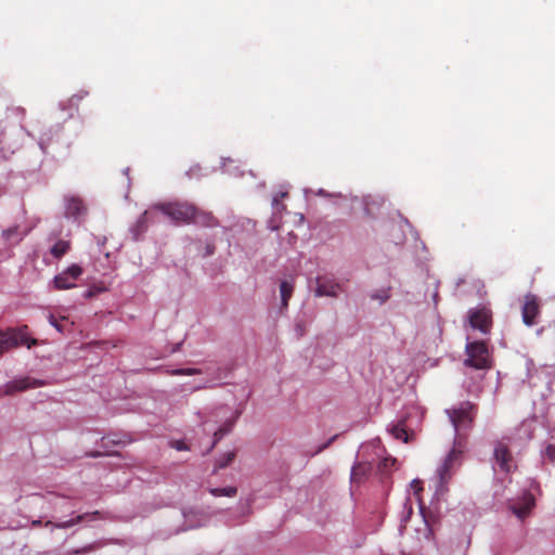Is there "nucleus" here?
<instances>
[{
  "label": "nucleus",
  "mask_w": 555,
  "mask_h": 555,
  "mask_svg": "<svg viewBox=\"0 0 555 555\" xmlns=\"http://www.w3.org/2000/svg\"><path fill=\"white\" fill-rule=\"evenodd\" d=\"M69 242L60 240L51 247L50 253L53 257L60 259L69 250Z\"/></svg>",
  "instance_id": "nucleus-21"
},
{
  "label": "nucleus",
  "mask_w": 555,
  "mask_h": 555,
  "mask_svg": "<svg viewBox=\"0 0 555 555\" xmlns=\"http://www.w3.org/2000/svg\"><path fill=\"white\" fill-rule=\"evenodd\" d=\"M155 209L162 211L176 224H190L195 212V206L188 202L160 203Z\"/></svg>",
  "instance_id": "nucleus-2"
},
{
  "label": "nucleus",
  "mask_w": 555,
  "mask_h": 555,
  "mask_svg": "<svg viewBox=\"0 0 555 555\" xmlns=\"http://www.w3.org/2000/svg\"><path fill=\"white\" fill-rule=\"evenodd\" d=\"M202 371L199 369H178L171 372L172 375H198Z\"/></svg>",
  "instance_id": "nucleus-26"
},
{
  "label": "nucleus",
  "mask_w": 555,
  "mask_h": 555,
  "mask_svg": "<svg viewBox=\"0 0 555 555\" xmlns=\"http://www.w3.org/2000/svg\"><path fill=\"white\" fill-rule=\"evenodd\" d=\"M335 439V437L331 438L326 443H324L321 448H319L318 452H321L323 451L324 449H326L331 443L332 441Z\"/></svg>",
  "instance_id": "nucleus-35"
},
{
  "label": "nucleus",
  "mask_w": 555,
  "mask_h": 555,
  "mask_svg": "<svg viewBox=\"0 0 555 555\" xmlns=\"http://www.w3.org/2000/svg\"><path fill=\"white\" fill-rule=\"evenodd\" d=\"M294 285L288 281H282L280 285L282 308H287L288 301L293 295Z\"/></svg>",
  "instance_id": "nucleus-19"
},
{
  "label": "nucleus",
  "mask_w": 555,
  "mask_h": 555,
  "mask_svg": "<svg viewBox=\"0 0 555 555\" xmlns=\"http://www.w3.org/2000/svg\"><path fill=\"white\" fill-rule=\"evenodd\" d=\"M44 383L39 379H35L31 377H21L14 380L9 382L4 386V390L2 391L4 395H14L18 391H24L29 388H36L43 386Z\"/></svg>",
  "instance_id": "nucleus-11"
},
{
  "label": "nucleus",
  "mask_w": 555,
  "mask_h": 555,
  "mask_svg": "<svg viewBox=\"0 0 555 555\" xmlns=\"http://www.w3.org/2000/svg\"><path fill=\"white\" fill-rule=\"evenodd\" d=\"M26 235V230L21 229L18 225L9 228L2 232V237L9 241L11 244H16Z\"/></svg>",
  "instance_id": "nucleus-18"
},
{
  "label": "nucleus",
  "mask_w": 555,
  "mask_h": 555,
  "mask_svg": "<svg viewBox=\"0 0 555 555\" xmlns=\"http://www.w3.org/2000/svg\"><path fill=\"white\" fill-rule=\"evenodd\" d=\"M90 455H91V456H93V457H96V456H100V455H101V453L96 452V453H92V454H90Z\"/></svg>",
  "instance_id": "nucleus-37"
},
{
  "label": "nucleus",
  "mask_w": 555,
  "mask_h": 555,
  "mask_svg": "<svg viewBox=\"0 0 555 555\" xmlns=\"http://www.w3.org/2000/svg\"><path fill=\"white\" fill-rule=\"evenodd\" d=\"M389 295L386 291L383 292V295H374L373 298L379 299L382 302H384L386 299H388Z\"/></svg>",
  "instance_id": "nucleus-32"
},
{
  "label": "nucleus",
  "mask_w": 555,
  "mask_h": 555,
  "mask_svg": "<svg viewBox=\"0 0 555 555\" xmlns=\"http://www.w3.org/2000/svg\"><path fill=\"white\" fill-rule=\"evenodd\" d=\"M534 506L535 499L529 491L524 492L517 501L509 504L511 511L521 520L530 515Z\"/></svg>",
  "instance_id": "nucleus-9"
},
{
  "label": "nucleus",
  "mask_w": 555,
  "mask_h": 555,
  "mask_svg": "<svg viewBox=\"0 0 555 555\" xmlns=\"http://www.w3.org/2000/svg\"><path fill=\"white\" fill-rule=\"evenodd\" d=\"M416 532L418 533V540H426L430 541L434 538V530L427 519V517L423 514V522L422 527L416 529Z\"/></svg>",
  "instance_id": "nucleus-20"
},
{
  "label": "nucleus",
  "mask_w": 555,
  "mask_h": 555,
  "mask_svg": "<svg viewBox=\"0 0 555 555\" xmlns=\"http://www.w3.org/2000/svg\"><path fill=\"white\" fill-rule=\"evenodd\" d=\"M194 224L205 228H216L219 225L218 219L210 212L199 209L195 206V212L192 216V222Z\"/></svg>",
  "instance_id": "nucleus-14"
},
{
  "label": "nucleus",
  "mask_w": 555,
  "mask_h": 555,
  "mask_svg": "<svg viewBox=\"0 0 555 555\" xmlns=\"http://www.w3.org/2000/svg\"><path fill=\"white\" fill-rule=\"evenodd\" d=\"M494 459L501 470L509 473L513 467V456L509 449L502 442H498L494 448Z\"/></svg>",
  "instance_id": "nucleus-12"
},
{
  "label": "nucleus",
  "mask_w": 555,
  "mask_h": 555,
  "mask_svg": "<svg viewBox=\"0 0 555 555\" xmlns=\"http://www.w3.org/2000/svg\"><path fill=\"white\" fill-rule=\"evenodd\" d=\"M388 431L391 434V436L397 439L401 440L403 442H409V433L406 427V418L399 420L396 424H392Z\"/></svg>",
  "instance_id": "nucleus-16"
},
{
  "label": "nucleus",
  "mask_w": 555,
  "mask_h": 555,
  "mask_svg": "<svg viewBox=\"0 0 555 555\" xmlns=\"http://www.w3.org/2000/svg\"><path fill=\"white\" fill-rule=\"evenodd\" d=\"M465 352L467 358L464 361L466 366L476 370H488L492 366L488 347L485 341H470L466 344Z\"/></svg>",
  "instance_id": "nucleus-3"
},
{
  "label": "nucleus",
  "mask_w": 555,
  "mask_h": 555,
  "mask_svg": "<svg viewBox=\"0 0 555 555\" xmlns=\"http://www.w3.org/2000/svg\"><path fill=\"white\" fill-rule=\"evenodd\" d=\"M545 455L551 462H555V444L550 443L546 446Z\"/></svg>",
  "instance_id": "nucleus-29"
},
{
  "label": "nucleus",
  "mask_w": 555,
  "mask_h": 555,
  "mask_svg": "<svg viewBox=\"0 0 555 555\" xmlns=\"http://www.w3.org/2000/svg\"><path fill=\"white\" fill-rule=\"evenodd\" d=\"M171 447L175 448L178 451H185L189 450V447L183 440H175L171 442Z\"/></svg>",
  "instance_id": "nucleus-30"
},
{
  "label": "nucleus",
  "mask_w": 555,
  "mask_h": 555,
  "mask_svg": "<svg viewBox=\"0 0 555 555\" xmlns=\"http://www.w3.org/2000/svg\"><path fill=\"white\" fill-rule=\"evenodd\" d=\"M478 406L470 401H463L459 406L446 410V413L456 433L468 430L473 427Z\"/></svg>",
  "instance_id": "nucleus-1"
},
{
  "label": "nucleus",
  "mask_w": 555,
  "mask_h": 555,
  "mask_svg": "<svg viewBox=\"0 0 555 555\" xmlns=\"http://www.w3.org/2000/svg\"><path fill=\"white\" fill-rule=\"evenodd\" d=\"M287 196H288V192L285 191V192H280L279 194H276L273 197L272 205L278 212H282L283 210L286 209V206L284 204H281V201L283 198H286Z\"/></svg>",
  "instance_id": "nucleus-25"
},
{
  "label": "nucleus",
  "mask_w": 555,
  "mask_h": 555,
  "mask_svg": "<svg viewBox=\"0 0 555 555\" xmlns=\"http://www.w3.org/2000/svg\"><path fill=\"white\" fill-rule=\"evenodd\" d=\"M412 487L414 488L415 493H417L418 491L422 490L421 481H418V480H413Z\"/></svg>",
  "instance_id": "nucleus-34"
},
{
  "label": "nucleus",
  "mask_w": 555,
  "mask_h": 555,
  "mask_svg": "<svg viewBox=\"0 0 555 555\" xmlns=\"http://www.w3.org/2000/svg\"><path fill=\"white\" fill-rule=\"evenodd\" d=\"M461 464L462 450L453 447L444 457L442 464L436 470L440 491H448V485Z\"/></svg>",
  "instance_id": "nucleus-4"
},
{
  "label": "nucleus",
  "mask_w": 555,
  "mask_h": 555,
  "mask_svg": "<svg viewBox=\"0 0 555 555\" xmlns=\"http://www.w3.org/2000/svg\"><path fill=\"white\" fill-rule=\"evenodd\" d=\"M39 344L38 339L31 338L28 334L27 325L20 327H9L2 331V350L25 346L30 349Z\"/></svg>",
  "instance_id": "nucleus-5"
},
{
  "label": "nucleus",
  "mask_w": 555,
  "mask_h": 555,
  "mask_svg": "<svg viewBox=\"0 0 555 555\" xmlns=\"http://www.w3.org/2000/svg\"><path fill=\"white\" fill-rule=\"evenodd\" d=\"M40 524H41V521H40V520H35V521H33V525H34V526H39Z\"/></svg>",
  "instance_id": "nucleus-36"
},
{
  "label": "nucleus",
  "mask_w": 555,
  "mask_h": 555,
  "mask_svg": "<svg viewBox=\"0 0 555 555\" xmlns=\"http://www.w3.org/2000/svg\"><path fill=\"white\" fill-rule=\"evenodd\" d=\"M82 269L78 264H72L67 270L57 274L54 280V288L57 291L69 289L76 286V281L81 275Z\"/></svg>",
  "instance_id": "nucleus-8"
},
{
  "label": "nucleus",
  "mask_w": 555,
  "mask_h": 555,
  "mask_svg": "<svg viewBox=\"0 0 555 555\" xmlns=\"http://www.w3.org/2000/svg\"><path fill=\"white\" fill-rule=\"evenodd\" d=\"M388 462H389V460H388V459H385V460H384V466H387Z\"/></svg>",
  "instance_id": "nucleus-38"
},
{
  "label": "nucleus",
  "mask_w": 555,
  "mask_h": 555,
  "mask_svg": "<svg viewBox=\"0 0 555 555\" xmlns=\"http://www.w3.org/2000/svg\"><path fill=\"white\" fill-rule=\"evenodd\" d=\"M404 507L406 508V515L409 517L413 512L412 504L410 503L409 499L406 500Z\"/></svg>",
  "instance_id": "nucleus-33"
},
{
  "label": "nucleus",
  "mask_w": 555,
  "mask_h": 555,
  "mask_svg": "<svg viewBox=\"0 0 555 555\" xmlns=\"http://www.w3.org/2000/svg\"><path fill=\"white\" fill-rule=\"evenodd\" d=\"M87 214V206L83 199L79 196L69 195L65 196V216L78 220Z\"/></svg>",
  "instance_id": "nucleus-10"
},
{
  "label": "nucleus",
  "mask_w": 555,
  "mask_h": 555,
  "mask_svg": "<svg viewBox=\"0 0 555 555\" xmlns=\"http://www.w3.org/2000/svg\"><path fill=\"white\" fill-rule=\"evenodd\" d=\"M99 514H100L99 512H94L91 514L86 513V514L78 515L75 518H72V519H69L67 521H63V522H52L49 520L46 522V526L47 527L51 526L52 528H57V529H67V528H70V527L83 521L85 519L94 518Z\"/></svg>",
  "instance_id": "nucleus-15"
},
{
  "label": "nucleus",
  "mask_w": 555,
  "mask_h": 555,
  "mask_svg": "<svg viewBox=\"0 0 555 555\" xmlns=\"http://www.w3.org/2000/svg\"><path fill=\"white\" fill-rule=\"evenodd\" d=\"M468 322L474 330L488 334L492 326L491 311L485 307L470 309L468 311Z\"/></svg>",
  "instance_id": "nucleus-6"
},
{
  "label": "nucleus",
  "mask_w": 555,
  "mask_h": 555,
  "mask_svg": "<svg viewBox=\"0 0 555 555\" xmlns=\"http://www.w3.org/2000/svg\"><path fill=\"white\" fill-rule=\"evenodd\" d=\"M233 424H234V420H229L227 421L218 430L215 431L214 434V442H212V446L210 447L209 450H211L216 443L224 436L227 435L228 433L231 431L232 427H233Z\"/></svg>",
  "instance_id": "nucleus-22"
},
{
  "label": "nucleus",
  "mask_w": 555,
  "mask_h": 555,
  "mask_svg": "<svg viewBox=\"0 0 555 555\" xmlns=\"http://www.w3.org/2000/svg\"><path fill=\"white\" fill-rule=\"evenodd\" d=\"M209 492L214 496H235L237 489L235 487L211 488Z\"/></svg>",
  "instance_id": "nucleus-23"
},
{
  "label": "nucleus",
  "mask_w": 555,
  "mask_h": 555,
  "mask_svg": "<svg viewBox=\"0 0 555 555\" xmlns=\"http://www.w3.org/2000/svg\"><path fill=\"white\" fill-rule=\"evenodd\" d=\"M88 95V92L86 91H81L77 94H74L70 99H69V104L70 106H75V105H78V102L81 101L85 96Z\"/></svg>",
  "instance_id": "nucleus-28"
},
{
  "label": "nucleus",
  "mask_w": 555,
  "mask_h": 555,
  "mask_svg": "<svg viewBox=\"0 0 555 555\" xmlns=\"http://www.w3.org/2000/svg\"><path fill=\"white\" fill-rule=\"evenodd\" d=\"M96 547H98L96 544H89V545L83 546L82 548H77V550L69 552L68 555L86 554V553L96 550Z\"/></svg>",
  "instance_id": "nucleus-27"
},
{
  "label": "nucleus",
  "mask_w": 555,
  "mask_h": 555,
  "mask_svg": "<svg viewBox=\"0 0 555 555\" xmlns=\"http://www.w3.org/2000/svg\"><path fill=\"white\" fill-rule=\"evenodd\" d=\"M371 465L369 463H357L351 469V482L361 483L371 473Z\"/></svg>",
  "instance_id": "nucleus-17"
},
{
  "label": "nucleus",
  "mask_w": 555,
  "mask_h": 555,
  "mask_svg": "<svg viewBox=\"0 0 555 555\" xmlns=\"http://www.w3.org/2000/svg\"><path fill=\"white\" fill-rule=\"evenodd\" d=\"M235 457V453L233 451L225 453L222 457H220L216 462V470L225 468Z\"/></svg>",
  "instance_id": "nucleus-24"
},
{
  "label": "nucleus",
  "mask_w": 555,
  "mask_h": 555,
  "mask_svg": "<svg viewBox=\"0 0 555 555\" xmlns=\"http://www.w3.org/2000/svg\"><path fill=\"white\" fill-rule=\"evenodd\" d=\"M541 313V305L539 298L533 294H527L524 297L521 307L522 322L527 326H532L537 323V318Z\"/></svg>",
  "instance_id": "nucleus-7"
},
{
  "label": "nucleus",
  "mask_w": 555,
  "mask_h": 555,
  "mask_svg": "<svg viewBox=\"0 0 555 555\" xmlns=\"http://www.w3.org/2000/svg\"><path fill=\"white\" fill-rule=\"evenodd\" d=\"M49 322L51 325H53L59 332H62V326L59 322V320L53 315V314H50L49 315Z\"/></svg>",
  "instance_id": "nucleus-31"
},
{
  "label": "nucleus",
  "mask_w": 555,
  "mask_h": 555,
  "mask_svg": "<svg viewBox=\"0 0 555 555\" xmlns=\"http://www.w3.org/2000/svg\"><path fill=\"white\" fill-rule=\"evenodd\" d=\"M339 288V284L336 283L333 279L328 276H319L317 278V287H315V296H331L335 297L337 295V289Z\"/></svg>",
  "instance_id": "nucleus-13"
}]
</instances>
